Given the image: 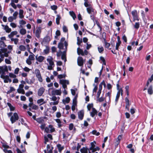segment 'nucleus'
<instances>
[{
    "instance_id": "obj_1",
    "label": "nucleus",
    "mask_w": 153,
    "mask_h": 153,
    "mask_svg": "<svg viewBox=\"0 0 153 153\" xmlns=\"http://www.w3.org/2000/svg\"><path fill=\"white\" fill-rule=\"evenodd\" d=\"M60 83L62 85L63 88L64 89L63 92L65 95L67 94V92L66 91L67 88V85L69 84V81L65 79H60L59 81Z\"/></svg>"
},
{
    "instance_id": "obj_2",
    "label": "nucleus",
    "mask_w": 153,
    "mask_h": 153,
    "mask_svg": "<svg viewBox=\"0 0 153 153\" xmlns=\"http://www.w3.org/2000/svg\"><path fill=\"white\" fill-rule=\"evenodd\" d=\"M87 11L89 14H91L90 17L91 19L94 20V16L96 14V11L91 7H89L86 9Z\"/></svg>"
},
{
    "instance_id": "obj_3",
    "label": "nucleus",
    "mask_w": 153,
    "mask_h": 153,
    "mask_svg": "<svg viewBox=\"0 0 153 153\" xmlns=\"http://www.w3.org/2000/svg\"><path fill=\"white\" fill-rule=\"evenodd\" d=\"M47 60L49 63V65L48 66V69L49 70H51L54 66V64L53 61V58L51 56H48Z\"/></svg>"
},
{
    "instance_id": "obj_4",
    "label": "nucleus",
    "mask_w": 153,
    "mask_h": 153,
    "mask_svg": "<svg viewBox=\"0 0 153 153\" xmlns=\"http://www.w3.org/2000/svg\"><path fill=\"white\" fill-rule=\"evenodd\" d=\"M29 52L31 53L29 56L28 58L26 60V63L28 65H31L32 64V60H33L35 59L34 55L29 50Z\"/></svg>"
},
{
    "instance_id": "obj_5",
    "label": "nucleus",
    "mask_w": 153,
    "mask_h": 153,
    "mask_svg": "<svg viewBox=\"0 0 153 153\" xmlns=\"http://www.w3.org/2000/svg\"><path fill=\"white\" fill-rule=\"evenodd\" d=\"M65 48L62 50L64 51H63V53L62 55L61 58L62 59L64 60V62H65L66 61V52L68 44L67 42H65L64 43Z\"/></svg>"
},
{
    "instance_id": "obj_6",
    "label": "nucleus",
    "mask_w": 153,
    "mask_h": 153,
    "mask_svg": "<svg viewBox=\"0 0 153 153\" xmlns=\"http://www.w3.org/2000/svg\"><path fill=\"white\" fill-rule=\"evenodd\" d=\"M35 74L38 80L40 82H42V77L41 73L39 70L38 69H36L35 71Z\"/></svg>"
},
{
    "instance_id": "obj_7",
    "label": "nucleus",
    "mask_w": 153,
    "mask_h": 153,
    "mask_svg": "<svg viewBox=\"0 0 153 153\" xmlns=\"http://www.w3.org/2000/svg\"><path fill=\"white\" fill-rule=\"evenodd\" d=\"M65 39V38H62L60 40V42L59 43L58 46V48L62 50L63 49L65 48L64 43Z\"/></svg>"
},
{
    "instance_id": "obj_8",
    "label": "nucleus",
    "mask_w": 153,
    "mask_h": 153,
    "mask_svg": "<svg viewBox=\"0 0 153 153\" xmlns=\"http://www.w3.org/2000/svg\"><path fill=\"white\" fill-rule=\"evenodd\" d=\"M19 119V116L16 113H15L13 114V115L12 116L10 119V120L11 123L13 124L16 120H17Z\"/></svg>"
},
{
    "instance_id": "obj_9",
    "label": "nucleus",
    "mask_w": 153,
    "mask_h": 153,
    "mask_svg": "<svg viewBox=\"0 0 153 153\" xmlns=\"http://www.w3.org/2000/svg\"><path fill=\"white\" fill-rule=\"evenodd\" d=\"M85 62V60H84L81 57L79 56L77 58V62L79 66L83 67L84 63Z\"/></svg>"
},
{
    "instance_id": "obj_10",
    "label": "nucleus",
    "mask_w": 153,
    "mask_h": 153,
    "mask_svg": "<svg viewBox=\"0 0 153 153\" xmlns=\"http://www.w3.org/2000/svg\"><path fill=\"white\" fill-rule=\"evenodd\" d=\"M62 91L60 89L59 90H53L51 91V94L52 95H60Z\"/></svg>"
},
{
    "instance_id": "obj_11",
    "label": "nucleus",
    "mask_w": 153,
    "mask_h": 153,
    "mask_svg": "<svg viewBox=\"0 0 153 153\" xmlns=\"http://www.w3.org/2000/svg\"><path fill=\"white\" fill-rule=\"evenodd\" d=\"M123 91L122 89L121 88L119 90V91H118L115 100V101L116 102V104H117V101L118 100L119 98V97L120 96V93H121V95H123Z\"/></svg>"
},
{
    "instance_id": "obj_12",
    "label": "nucleus",
    "mask_w": 153,
    "mask_h": 153,
    "mask_svg": "<svg viewBox=\"0 0 153 153\" xmlns=\"http://www.w3.org/2000/svg\"><path fill=\"white\" fill-rule=\"evenodd\" d=\"M45 91V89L43 87H40L38 91L37 94L39 96H42Z\"/></svg>"
},
{
    "instance_id": "obj_13",
    "label": "nucleus",
    "mask_w": 153,
    "mask_h": 153,
    "mask_svg": "<svg viewBox=\"0 0 153 153\" xmlns=\"http://www.w3.org/2000/svg\"><path fill=\"white\" fill-rule=\"evenodd\" d=\"M78 118L80 120L83 119L84 115V111L83 110H81L78 112Z\"/></svg>"
},
{
    "instance_id": "obj_14",
    "label": "nucleus",
    "mask_w": 153,
    "mask_h": 153,
    "mask_svg": "<svg viewBox=\"0 0 153 153\" xmlns=\"http://www.w3.org/2000/svg\"><path fill=\"white\" fill-rule=\"evenodd\" d=\"M41 32V27H38L36 30L35 32V36L37 38L40 37V35Z\"/></svg>"
},
{
    "instance_id": "obj_15",
    "label": "nucleus",
    "mask_w": 153,
    "mask_h": 153,
    "mask_svg": "<svg viewBox=\"0 0 153 153\" xmlns=\"http://www.w3.org/2000/svg\"><path fill=\"white\" fill-rule=\"evenodd\" d=\"M47 102V101H45L44 99L42 98H41L38 100L37 101V103L39 105H43Z\"/></svg>"
},
{
    "instance_id": "obj_16",
    "label": "nucleus",
    "mask_w": 153,
    "mask_h": 153,
    "mask_svg": "<svg viewBox=\"0 0 153 153\" xmlns=\"http://www.w3.org/2000/svg\"><path fill=\"white\" fill-rule=\"evenodd\" d=\"M45 58L44 57L42 56H39L38 57H37V56H36V60L38 61V62H43V61L44 59Z\"/></svg>"
},
{
    "instance_id": "obj_17",
    "label": "nucleus",
    "mask_w": 153,
    "mask_h": 153,
    "mask_svg": "<svg viewBox=\"0 0 153 153\" xmlns=\"http://www.w3.org/2000/svg\"><path fill=\"white\" fill-rule=\"evenodd\" d=\"M1 25L4 27V29L5 30L7 33H9L11 31V29L9 28L8 26L4 25Z\"/></svg>"
},
{
    "instance_id": "obj_18",
    "label": "nucleus",
    "mask_w": 153,
    "mask_h": 153,
    "mask_svg": "<svg viewBox=\"0 0 153 153\" xmlns=\"http://www.w3.org/2000/svg\"><path fill=\"white\" fill-rule=\"evenodd\" d=\"M0 69H1L2 73L3 74H4L5 72H7L8 71L7 67L6 66L3 67L0 66Z\"/></svg>"
},
{
    "instance_id": "obj_19",
    "label": "nucleus",
    "mask_w": 153,
    "mask_h": 153,
    "mask_svg": "<svg viewBox=\"0 0 153 153\" xmlns=\"http://www.w3.org/2000/svg\"><path fill=\"white\" fill-rule=\"evenodd\" d=\"M92 111L90 113V115L92 117H93L95 114H97V112L94 108H92Z\"/></svg>"
},
{
    "instance_id": "obj_20",
    "label": "nucleus",
    "mask_w": 153,
    "mask_h": 153,
    "mask_svg": "<svg viewBox=\"0 0 153 153\" xmlns=\"http://www.w3.org/2000/svg\"><path fill=\"white\" fill-rule=\"evenodd\" d=\"M88 149L86 147H83L80 149L81 153H86L88 152Z\"/></svg>"
},
{
    "instance_id": "obj_21",
    "label": "nucleus",
    "mask_w": 153,
    "mask_h": 153,
    "mask_svg": "<svg viewBox=\"0 0 153 153\" xmlns=\"http://www.w3.org/2000/svg\"><path fill=\"white\" fill-rule=\"evenodd\" d=\"M77 52L79 55L81 54L82 56L84 55V53L82 50L80 49L79 48H78L77 49Z\"/></svg>"
},
{
    "instance_id": "obj_22",
    "label": "nucleus",
    "mask_w": 153,
    "mask_h": 153,
    "mask_svg": "<svg viewBox=\"0 0 153 153\" xmlns=\"http://www.w3.org/2000/svg\"><path fill=\"white\" fill-rule=\"evenodd\" d=\"M24 11L20 9L19 10V18L20 19H22L24 17V16L23 15Z\"/></svg>"
},
{
    "instance_id": "obj_23",
    "label": "nucleus",
    "mask_w": 153,
    "mask_h": 153,
    "mask_svg": "<svg viewBox=\"0 0 153 153\" xmlns=\"http://www.w3.org/2000/svg\"><path fill=\"white\" fill-rule=\"evenodd\" d=\"M36 120L38 123L40 124H43L44 123V120L42 118H38Z\"/></svg>"
},
{
    "instance_id": "obj_24",
    "label": "nucleus",
    "mask_w": 153,
    "mask_h": 153,
    "mask_svg": "<svg viewBox=\"0 0 153 153\" xmlns=\"http://www.w3.org/2000/svg\"><path fill=\"white\" fill-rule=\"evenodd\" d=\"M17 34V31H15L11 32L8 35V36L10 38H12L13 36L16 35Z\"/></svg>"
},
{
    "instance_id": "obj_25",
    "label": "nucleus",
    "mask_w": 153,
    "mask_h": 153,
    "mask_svg": "<svg viewBox=\"0 0 153 153\" xmlns=\"http://www.w3.org/2000/svg\"><path fill=\"white\" fill-rule=\"evenodd\" d=\"M62 102L64 104H65L66 103H68L70 101V99L69 97H66L65 99H63L62 100Z\"/></svg>"
},
{
    "instance_id": "obj_26",
    "label": "nucleus",
    "mask_w": 153,
    "mask_h": 153,
    "mask_svg": "<svg viewBox=\"0 0 153 153\" xmlns=\"http://www.w3.org/2000/svg\"><path fill=\"white\" fill-rule=\"evenodd\" d=\"M122 136L121 135H119L117 137V141L116 142V143L117 145H118V144L119 143L120 141L122 139Z\"/></svg>"
},
{
    "instance_id": "obj_27",
    "label": "nucleus",
    "mask_w": 153,
    "mask_h": 153,
    "mask_svg": "<svg viewBox=\"0 0 153 153\" xmlns=\"http://www.w3.org/2000/svg\"><path fill=\"white\" fill-rule=\"evenodd\" d=\"M148 93L149 94H152L153 93L152 90V85H150L148 89Z\"/></svg>"
},
{
    "instance_id": "obj_28",
    "label": "nucleus",
    "mask_w": 153,
    "mask_h": 153,
    "mask_svg": "<svg viewBox=\"0 0 153 153\" xmlns=\"http://www.w3.org/2000/svg\"><path fill=\"white\" fill-rule=\"evenodd\" d=\"M7 105L9 107L10 110L11 111H13L15 110V108L10 103L8 102L7 103Z\"/></svg>"
},
{
    "instance_id": "obj_29",
    "label": "nucleus",
    "mask_w": 153,
    "mask_h": 153,
    "mask_svg": "<svg viewBox=\"0 0 153 153\" xmlns=\"http://www.w3.org/2000/svg\"><path fill=\"white\" fill-rule=\"evenodd\" d=\"M69 13L70 15L74 19H75L76 18V15L73 11H70L69 12Z\"/></svg>"
},
{
    "instance_id": "obj_30",
    "label": "nucleus",
    "mask_w": 153,
    "mask_h": 153,
    "mask_svg": "<svg viewBox=\"0 0 153 153\" xmlns=\"http://www.w3.org/2000/svg\"><path fill=\"white\" fill-rule=\"evenodd\" d=\"M61 18V17L59 15H57V17L56 19V22L57 25H59V21Z\"/></svg>"
},
{
    "instance_id": "obj_31",
    "label": "nucleus",
    "mask_w": 153,
    "mask_h": 153,
    "mask_svg": "<svg viewBox=\"0 0 153 153\" xmlns=\"http://www.w3.org/2000/svg\"><path fill=\"white\" fill-rule=\"evenodd\" d=\"M17 92L19 93H21L22 94H25V91L23 88H18L17 90Z\"/></svg>"
},
{
    "instance_id": "obj_32",
    "label": "nucleus",
    "mask_w": 153,
    "mask_h": 153,
    "mask_svg": "<svg viewBox=\"0 0 153 153\" xmlns=\"http://www.w3.org/2000/svg\"><path fill=\"white\" fill-rule=\"evenodd\" d=\"M26 31L24 28H22L20 30V33L22 35H25L26 33Z\"/></svg>"
},
{
    "instance_id": "obj_33",
    "label": "nucleus",
    "mask_w": 153,
    "mask_h": 153,
    "mask_svg": "<svg viewBox=\"0 0 153 153\" xmlns=\"http://www.w3.org/2000/svg\"><path fill=\"white\" fill-rule=\"evenodd\" d=\"M11 40L12 42H14V43L15 44L17 45L19 42V39H14L11 38Z\"/></svg>"
},
{
    "instance_id": "obj_34",
    "label": "nucleus",
    "mask_w": 153,
    "mask_h": 153,
    "mask_svg": "<svg viewBox=\"0 0 153 153\" xmlns=\"http://www.w3.org/2000/svg\"><path fill=\"white\" fill-rule=\"evenodd\" d=\"M51 40V38L49 36H46L44 39V41L46 42H48Z\"/></svg>"
},
{
    "instance_id": "obj_35",
    "label": "nucleus",
    "mask_w": 153,
    "mask_h": 153,
    "mask_svg": "<svg viewBox=\"0 0 153 153\" xmlns=\"http://www.w3.org/2000/svg\"><path fill=\"white\" fill-rule=\"evenodd\" d=\"M49 48L48 47L46 46V48L43 51V52L45 54H47L49 52Z\"/></svg>"
},
{
    "instance_id": "obj_36",
    "label": "nucleus",
    "mask_w": 153,
    "mask_h": 153,
    "mask_svg": "<svg viewBox=\"0 0 153 153\" xmlns=\"http://www.w3.org/2000/svg\"><path fill=\"white\" fill-rule=\"evenodd\" d=\"M57 147L59 151L60 152L64 149V147L62 146L60 144H58L57 145Z\"/></svg>"
},
{
    "instance_id": "obj_37",
    "label": "nucleus",
    "mask_w": 153,
    "mask_h": 153,
    "mask_svg": "<svg viewBox=\"0 0 153 153\" xmlns=\"http://www.w3.org/2000/svg\"><path fill=\"white\" fill-rule=\"evenodd\" d=\"M77 44L79 45H80L81 43L82 42V40L81 39H80L79 37H77Z\"/></svg>"
},
{
    "instance_id": "obj_38",
    "label": "nucleus",
    "mask_w": 153,
    "mask_h": 153,
    "mask_svg": "<svg viewBox=\"0 0 153 153\" xmlns=\"http://www.w3.org/2000/svg\"><path fill=\"white\" fill-rule=\"evenodd\" d=\"M131 14L133 17L137 16V11L135 10L132 11L131 12Z\"/></svg>"
},
{
    "instance_id": "obj_39",
    "label": "nucleus",
    "mask_w": 153,
    "mask_h": 153,
    "mask_svg": "<svg viewBox=\"0 0 153 153\" xmlns=\"http://www.w3.org/2000/svg\"><path fill=\"white\" fill-rule=\"evenodd\" d=\"M19 48L21 51H25L26 49L25 47L23 45H21L19 46Z\"/></svg>"
},
{
    "instance_id": "obj_40",
    "label": "nucleus",
    "mask_w": 153,
    "mask_h": 153,
    "mask_svg": "<svg viewBox=\"0 0 153 153\" xmlns=\"http://www.w3.org/2000/svg\"><path fill=\"white\" fill-rule=\"evenodd\" d=\"M59 103V101H54V102H51L50 103V105H57Z\"/></svg>"
},
{
    "instance_id": "obj_41",
    "label": "nucleus",
    "mask_w": 153,
    "mask_h": 153,
    "mask_svg": "<svg viewBox=\"0 0 153 153\" xmlns=\"http://www.w3.org/2000/svg\"><path fill=\"white\" fill-rule=\"evenodd\" d=\"M93 104H89L88 105L87 107L89 111H90L91 108H93Z\"/></svg>"
},
{
    "instance_id": "obj_42",
    "label": "nucleus",
    "mask_w": 153,
    "mask_h": 153,
    "mask_svg": "<svg viewBox=\"0 0 153 153\" xmlns=\"http://www.w3.org/2000/svg\"><path fill=\"white\" fill-rule=\"evenodd\" d=\"M121 43V42H117L116 46V50H118L119 47Z\"/></svg>"
},
{
    "instance_id": "obj_43",
    "label": "nucleus",
    "mask_w": 153,
    "mask_h": 153,
    "mask_svg": "<svg viewBox=\"0 0 153 153\" xmlns=\"http://www.w3.org/2000/svg\"><path fill=\"white\" fill-rule=\"evenodd\" d=\"M9 76L11 78H13L14 79L16 78V75L12 73H10L9 74Z\"/></svg>"
},
{
    "instance_id": "obj_44",
    "label": "nucleus",
    "mask_w": 153,
    "mask_h": 153,
    "mask_svg": "<svg viewBox=\"0 0 153 153\" xmlns=\"http://www.w3.org/2000/svg\"><path fill=\"white\" fill-rule=\"evenodd\" d=\"M49 129L50 130L51 132H53L55 131L54 128L52 125H49Z\"/></svg>"
},
{
    "instance_id": "obj_45",
    "label": "nucleus",
    "mask_w": 153,
    "mask_h": 153,
    "mask_svg": "<svg viewBox=\"0 0 153 153\" xmlns=\"http://www.w3.org/2000/svg\"><path fill=\"white\" fill-rule=\"evenodd\" d=\"M9 79V76L7 75L5 76V77L4 79V82L5 83H8Z\"/></svg>"
},
{
    "instance_id": "obj_46",
    "label": "nucleus",
    "mask_w": 153,
    "mask_h": 153,
    "mask_svg": "<svg viewBox=\"0 0 153 153\" xmlns=\"http://www.w3.org/2000/svg\"><path fill=\"white\" fill-rule=\"evenodd\" d=\"M5 46V44L4 42L0 40V48H4Z\"/></svg>"
},
{
    "instance_id": "obj_47",
    "label": "nucleus",
    "mask_w": 153,
    "mask_h": 153,
    "mask_svg": "<svg viewBox=\"0 0 153 153\" xmlns=\"http://www.w3.org/2000/svg\"><path fill=\"white\" fill-rule=\"evenodd\" d=\"M76 105V102H73V105L71 107V109L72 111H74L75 109V107Z\"/></svg>"
},
{
    "instance_id": "obj_48",
    "label": "nucleus",
    "mask_w": 153,
    "mask_h": 153,
    "mask_svg": "<svg viewBox=\"0 0 153 153\" xmlns=\"http://www.w3.org/2000/svg\"><path fill=\"white\" fill-rule=\"evenodd\" d=\"M56 36H55V38H57V36H59L60 35V32L59 30H57L56 32Z\"/></svg>"
},
{
    "instance_id": "obj_49",
    "label": "nucleus",
    "mask_w": 153,
    "mask_h": 153,
    "mask_svg": "<svg viewBox=\"0 0 153 153\" xmlns=\"http://www.w3.org/2000/svg\"><path fill=\"white\" fill-rule=\"evenodd\" d=\"M33 93L32 91H29L26 93L25 95L27 97H29L30 95L32 94Z\"/></svg>"
},
{
    "instance_id": "obj_50",
    "label": "nucleus",
    "mask_w": 153,
    "mask_h": 153,
    "mask_svg": "<svg viewBox=\"0 0 153 153\" xmlns=\"http://www.w3.org/2000/svg\"><path fill=\"white\" fill-rule=\"evenodd\" d=\"M140 27V23L139 22H136L134 25L135 28L138 29Z\"/></svg>"
},
{
    "instance_id": "obj_51",
    "label": "nucleus",
    "mask_w": 153,
    "mask_h": 153,
    "mask_svg": "<svg viewBox=\"0 0 153 153\" xmlns=\"http://www.w3.org/2000/svg\"><path fill=\"white\" fill-rule=\"evenodd\" d=\"M46 126V124L44 123H43V124H42L41 126H40V128L42 130H43L44 129H45V127Z\"/></svg>"
},
{
    "instance_id": "obj_52",
    "label": "nucleus",
    "mask_w": 153,
    "mask_h": 153,
    "mask_svg": "<svg viewBox=\"0 0 153 153\" xmlns=\"http://www.w3.org/2000/svg\"><path fill=\"white\" fill-rule=\"evenodd\" d=\"M92 132L93 134L96 135L97 136H98L100 134L99 132H97L96 130L93 131Z\"/></svg>"
},
{
    "instance_id": "obj_53",
    "label": "nucleus",
    "mask_w": 153,
    "mask_h": 153,
    "mask_svg": "<svg viewBox=\"0 0 153 153\" xmlns=\"http://www.w3.org/2000/svg\"><path fill=\"white\" fill-rule=\"evenodd\" d=\"M98 49L99 52L100 53L102 52L104 50L103 47L102 46L100 47H98Z\"/></svg>"
},
{
    "instance_id": "obj_54",
    "label": "nucleus",
    "mask_w": 153,
    "mask_h": 153,
    "mask_svg": "<svg viewBox=\"0 0 153 153\" xmlns=\"http://www.w3.org/2000/svg\"><path fill=\"white\" fill-rule=\"evenodd\" d=\"M50 99H51V101H56L57 98L55 96H53L51 98H50Z\"/></svg>"
},
{
    "instance_id": "obj_55",
    "label": "nucleus",
    "mask_w": 153,
    "mask_h": 153,
    "mask_svg": "<svg viewBox=\"0 0 153 153\" xmlns=\"http://www.w3.org/2000/svg\"><path fill=\"white\" fill-rule=\"evenodd\" d=\"M8 56V54L7 53H4L2 54L1 55V57L3 59L4 56L7 57Z\"/></svg>"
},
{
    "instance_id": "obj_56",
    "label": "nucleus",
    "mask_w": 153,
    "mask_h": 153,
    "mask_svg": "<svg viewBox=\"0 0 153 153\" xmlns=\"http://www.w3.org/2000/svg\"><path fill=\"white\" fill-rule=\"evenodd\" d=\"M18 13L16 11L13 14V16L14 17V19H15L16 18V17L18 15Z\"/></svg>"
},
{
    "instance_id": "obj_57",
    "label": "nucleus",
    "mask_w": 153,
    "mask_h": 153,
    "mask_svg": "<svg viewBox=\"0 0 153 153\" xmlns=\"http://www.w3.org/2000/svg\"><path fill=\"white\" fill-rule=\"evenodd\" d=\"M19 23L20 25H24L26 24V22L23 20H21L19 22Z\"/></svg>"
},
{
    "instance_id": "obj_58",
    "label": "nucleus",
    "mask_w": 153,
    "mask_h": 153,
    "mask_svg": "<svg viewBox=\"0 0 153 153\" xmlns=\"http://www.w3.org/2000/svg\"><path fill=\"white\" fill-rule=\"evenodd\" d=\"M31 108L35 110H37L38 108V107L35 105L33 104Z\"/></svg>"
},
{
    "instance_id": "obj_59",
    "label": "nucleus",
    "mask_w": 153,
    "mask_h": 153,
    "mask_svg": "<svg viewBox=\"0 0 153 153\" xmlns=\"http://www.w3.org/2000/svg\"><path fill=\"white\" fill-rule=\"evenodd\" d=\"M45 131L47 133L51 132V131H50V129H49V127H45Z\"/></svg>"
},
{
    "instance_id": "obj_60",
    "label": "nucleus",
    "mask_w": 153,
    "mask_h": 153,
    "mask_svg": "<svg viewBox=\"0 0 153 153\" xmlns=\"http://www.w3.org/2000/svg\"><path fill=\"white\" fill-rule=\"evenodd\" d=\"M65 75L59 74L58 75V78L59 79H61L63 78H65Z\"/></svg>"
},
{
    "instance_id": "obj_61",
    "label": "nucleus",
    "mask_w": 153,
    "mask_h": 153,
    "mask_svg": "<svg viewBox=\"0 0 153 153\" xmlns=\"http://www.w3.org/2000/svg\"><path fill=\"white\" fill-rule=\"evenodd\" d=\"M5 62L7 64H10L11 63V62L10 61V59H5Z\"/></svg>"
},
{
    "instance_id": "obj_62",
    "label": "nucleus",
    "mask_w": 153,
    "mask_h": 153,
    "mask_svg": "<svg viewBox=\"0 0 153 153\" xmlns=\"http://www.w3.org/2000/svg\"><path fill=\"white\" fill-rule=\"evenodd\" d=\"M98 98V100L99 102H102L104 101L105 100V98L102 97L100 98L99 97V98Z\"/></svg>"
},
{
    "instance_id": "obj_63",
    "label": "nucleus",
    "mask_w": 153,
    "mask_h": 153,
    "mask_svg": "<svg viewBox=\"0 0 153 153\" xmlns=\"http://www.w3.org/2000/svg\"><path fill=\"white\" fill-rule=\"evenodd\" d=\"M14 19V18L12 16H10L8 18V21L10 22H12L13 19Z\"/></svg>"
},
{
    "instance_id": "obj_64",
    "label": "nucleus",
    "mask_w": 153,
    "mask_h": 153,
    "mask_svg": "<svg viewBox=\"0 0 153 153\" xmlns=\"http://www.w3.org/2000/svg\"><path fill=\"white\" fill-rule=\"evenodd\" d=\"M51 8L52 10H55L57 9V7L56 5H53L51 6Z\"/></svg>"
}]
</instances>
